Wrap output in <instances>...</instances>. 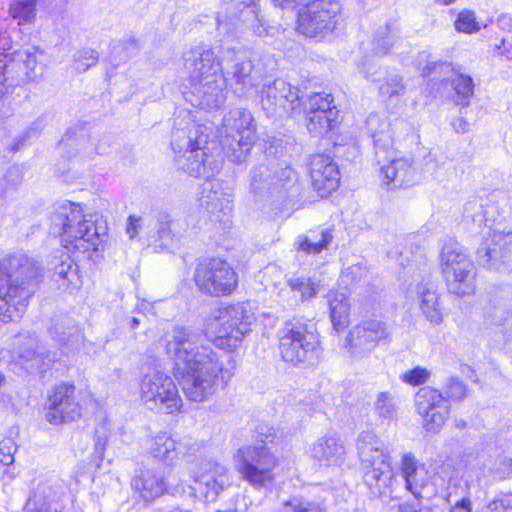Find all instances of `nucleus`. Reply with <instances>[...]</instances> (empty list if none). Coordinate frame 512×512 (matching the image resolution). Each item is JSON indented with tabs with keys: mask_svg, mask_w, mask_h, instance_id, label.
Masks as SVG:
<instances>
[{
	"mask_svg": "<svg viewBox=\"0 0 512 512\" xmlns=\"http://www.w3.org/2000/svg\"><path fill=\"white\" fill-rule=\"evenodd\" d=\"M171 148L179 169L194 178H203L200 206L212 223L229 228L234 190L228 182L215 178L223 168L224 158L215 141L209 140L207 128L192 125L172 130Z\"/></svg>",
	"mask_w": 512,
	"mask_h": 512,
	"instance_id": "f257e3e1",
	"label": "nucleus"
},
{
	"mask_svg": "<svg viewBox=\"0 0 512 512\" xmlns=\"http://www.w3.org/2000/svg\"><path fill=\"white\" fill-rule=\"evenodd\" d=\"M165 350L173 361V374L185 396L201 403L234 375V365L224 366L218 351L191 328L175 326L166 336Z\"/></svg>",
	"mask_w": 512,
	"mask_h": 512,
	"instance_id": "f03ea898",
	"label": "nucleus"
},
{
	"mask_svg": "<svg viewBox=\"0 0 512 512\" xmlns=\"http://www.w3.org/2000/svg\"><path fill=\"white\" fill-rule=\"evenodd\" d=\"M41 277L40 263L24 251L0 259V319L3 323L22 318Z\"/></svg>",
	"mask_w": 512,
	"mask_h": 512,
	"instance_id": "7ed1b4c3",
	"label": "nucleus"
},
{
	"mask_svg": "<svg viewBox=\"0 0 512 512\" xmlns=\"http://www.w3.org/2000/svg\"><path fill=\"white\" fill-rule=\"evenodd\" d=\"M184 68L188 76L183 91L192 106L213 110L226 100V81L220 73V60L213 48L196 47L185 54Z\"/></svg>",
	"mask_w": 512,
	"mask_h": 512,
	"instance_id": "20e7f679",
	"label": "nucleus"
},
{
	"mask_svg": "<svg viewBox=\"0 0 512 512\" xmlns=\"http://www.w3.org/2000/svg\"><path fill=\"white\" fill-rule=\"evenodd\" d=\"M50 220L49 233L60 237L69 252L98 251L106 236V226L98 223L96 215H85L80 203L68 200L56 203Z\"/></svg>",
	"mask_w": 512,
	"mask_h": 512,
	"instance_id": "39448f33",
	"label": "nucleus"
},
{
	"mask_svg": "<svg viewBox=\"0 0 512 512\" xmlns=\"http://www.w3.org/2000/svg\"><path fill=\"white\" fill-rule=\"evenodd\" d=\"M195 125L193 122H187L185 126L181 122H175L173 130L176 128L187 129ZM196 126H202L196 124ZM207 128L210 141H215L221 149L222 156L229 162L240 165L243 164L249 156L251 149L256 141V124L252 113L246 108L231 109L222 119L219 142L210 137L211 127Z\"/></svg>",
	"mask_w": 512,
	"mask_h": 512,
	"instance_id": "423d86ee",
	"label": "nucleus"
},
{
	"mask_svg": "<svg viewBox=\"0 0 512 512\" xmlns=\"http://www.w3.org/2000/svg\"><path fill=\"white\" fill-rule=\"evenodd\" d=\"M258 0H222L223 7L216 16L217 36L222 42H231L251 33L258 37L271 34L274 29L259 16Z\"/></svg>",
	"mask_w": 512,
	"mask_h": 512,
	"instance_id": "0eeeda50",
	"label": "nucleus"
},
{
	"mask_svg": "<svg viewBox=\"0 0 512 512\" xmlns=\"http://www.w3.org/2000/svg\"><path fill=\"white\" fill-rule=\"evenodd\" d=\"M220 73L237 97H248L263 80L264 73L255 64L253 53L243 45L220 46Z\"/></svg>",
	"mask_w": 512,
	"mask_h": 512,
	"instance_id": "6e6552de",
	"label": "nucleus"
},
{
	"mask_svg": "<svg viewBox=\"0 0 512 512\" xmlns=\"http://www.w3.org/2000/svg\"><path fill=\"white\" fill-rule=\"evenodd\" d=\"M249 190L256 198L279 195L294 198L300 194L301 186L297 172L285 161H269L251 169Z\"/></svg>",
	"mask_w": 512,
	"mask_h": 512,
	"instance_id": "1a4fd4ad",
	"label": "nucleus"
},
{
	"mask_svg": "<svg viewBox=\"0 0 512 512\" xmlns=\"http://www.w3.org/2000/svg\"><path fill=\"white\" fill-rule=\"evenodd\" d=\"M279 351L284 362L300 369L315 366L321 348L307 326L299 321H287L278 332Z\"/></svg>",
	"mask_w": 512,
	"mask_h": 512,
	"instance_id": "9d476101",
	"label": "nucleus"
},
{
	"mask_svg": "<svg viewBox=\"0 0 512 512\" xmlns=\"http://www.w3.org/2000/svg\"><path fill=\"white\" fill-rule=\"evenodd\" d=\"M140 231L157 252L172 250L181 237V233L175 228V221L165 209L154 210L152 214L143 217L130 215L126 224L129 239H136Z\"/></svg>",
	"mask_w": 512,
	"mask_h": 512,
	"instance_id": "9b49d317",
	"label": "nucleus"
},
{
	"mask_svg": "<svg viewBox=\"0 0 512 512\" xmlns=\"http://www.w3.org/2000/svg\"><path fill=\"white\" fill-rule=\"evenodd\" d=\"M440 264L450 293L462 297L474 292L475 265L458 242L443 245Z\"/></svg>",
	"mask_w": 512,
	"mask_h": 512,
	"instance_id": "f8f14e48",
	"label": "nucleus"
},
{
	"mask_svg": "<svg viewBox=\"0 0 512 512\" xmlns=\"http://www.w3.org/2000/svg\"><path fill=\"white\" fill-rule=\"evenodd\" d=\"M236 470L253 488L261 489L274 480L278 461L266 445H245L234 454Z\"/></svg>",
	"mask_w": 512,
	"mask_h": 512,
	"instance_id": "ddd939ff",
	"label": "nucleus"
},
{
	"mask_svg": "<svg viewBox=\"0 0 512 512\" xmlns=\"http://www.w3.org/2000/svg\"><path fill=\"white\" fill-rule=\"evenodd\" d=\"M193 280L198 290L207 296L231 295L238 286V275L225 259L204 258L197 262Z\"/></svg>",
	"mask_w": 512,
	"mask_h": 512,
	"instance_id": "4468645a",
	"label": "nucleus"
},
{
	"mask_svg": "<svg viewBox=\"0 0 512 512\" xmlns=\"http://www.w3.org/2000/svg\"><path fill=\"white\" fill-rule=\"evenodd\" d=\"M341 6L334 0H312L298 11L297 29L309 38L321 40L339 23Z\"/></svg>",
	"mask_w": 512,
	"mask_h": 512,
	"instance_id": "2eb2a0df",
	"label": "nucleus"
},
{
	"mask_svg": "<svg viewBox=\"0 0 512 512\" xmlns=\"http://www.w3.org/2000/svg\"><path fill=\"white\" fill-rule=\"evenodd\" d=\"M140 388L141 399L149 410L172 414L182 406L174 380L164 372L155 370L144 375Z\"/></svg>",
	"mask_w": 512,
	"mask_h": 512,
	"instance_id": "dca6fc26",
	"label": "nucleus"
},
{
	"mask_svg": "<svg viewBox=\"0 0 512 512\" xmlns=\"http://www.w3.org/2000/svg\"><path fill=\"white\" fill-rule=\"evenodd\" d=\"M260 104L268 118L281 119L300 112L303 101L297 86L283 78H276L262 85Z\"/></svg>",
	"mask_w": 512,
	"mask_h": 512,
	"instance_id": "f3484780",
	"label": "nucleus"
},
{
	"mask_svg": "<svg viewBox=\"0 0 512 512\" xmlns=\"http://www.w3.org/2000/svg\"><path fill=\"white\" fill-rule=\"evenodd\" d=\"M307 129L314 137H324L339 124V110L330 93H313L304 103Z\"/></svg>",
	"mask_w": 512,
	"mask_h": 512,
	"instance_id": "a211bd4d",
	"label": "nucleus"
},
{
	"mask_svg": "<svg viewBox=\"0 0 512 512\" xmlns=\"http://www.w3.org/2000/svg\"><path fill=\"white\" fill-rule=\"evenodd\" d=\"M45 419L51 425L72 422L81 416V406L76 397V388L70 383L55 385L45 402Z\"/></svg>",
	"mask_w": 512,
	"mask_h": 512,
	"instance_id": "6ab92c4d",
	"label": "nucleus"
},
{
	"mask_svg": "<svg viewBox=\"0 0 512 512\" xmlns=\"http://www.w3.org/2000/svg\"><path fill=\"white\" fill-rule=\"evenodd\" d=\"M254 314L244 304H235L219 310L218 338L229 348H235L251 332Z\"/></svg>",
	"mask_w": 512,
	"mask_h": 512,
	"instance_id": "aec40b11",
	"label": "nucleus"
},
{
	"mask_svg": "<svg viewBox=\"0 0 512 512\" xmlns=\"http://www.w3.org/2000/svg\"><path fill=\"white\" fill-rule=\"evenodd\" d=\"M415 406L427 432H438L445 424L450 412L449 400L440 390L430 386L418 390L415 395Z\"/></svg>",
	"mask_w": 512,
	"mask_h": 512,
	"instance_id": "412c9836",
	"label": "nucleus"
},
{
	"mask_svg": "<svg viewBox=\"0 0 512 512\" xmlns=\"http://www.w3.org/2000/svg\"><path fill=\"white\" fill-rule=\"evenodd\" d=\"M477 261L484 268L505 271L512 269V232L494 231L484 238L476 250Z\"/></svg>",
	"mask_w": 512,
	"mask_h": 512,
	"instance_id": "4be33fe9",
	"label": "nucleus"
},
{
	"mask_svg": "<svg viewBox=\"0 0 512 512\" xmlns=\"http://www.w3.org/2000/svg\"><path fill=\"white\" fill-rule=\"evenodd\" d=\"M72 497L65 491L63 485L41 482L34 489L24 507V512H71Z\"/></svg>",
	"mask_w": 512,
	"mask_h": 512,
	"instance_id": "5701e85b",
	"label": "nucleus"
},
{
	"mask_svg": "<svg viewBox=\"0 0 512 512\" xmlns=\"http://www.w3.org/2000/svg\"><path fill=\"white\" fill-rule=\"evenodd\" d=\"M387 336L384 322L369 319L353 327L349 331L346 341L350 353L354 356H360L371 352L379 343L385 341Z\"/></svg>",
	"mask_w": 512,
	"mask_h": 512,
	"instance_id": "b1692460",
	"label": "nucleus"
},
{
	"mask_svg": "<svg viewBox=\"0 0 512 512\" xmlns=\"http://www.w3.org/2000/svg\"><path fill=\"white\" fill-rule=\"evenodd\" d=\"M309 174L312 186L320 197L330 195L339 187V167L329 155H312L309 161Z\"/></svg>",
	"mask_w": 512,
	"mask_h": 512,
	"instance_id": "393cba45",
	"label": "nucleus"
},
{
	"mask_svg": "<svg viewBox=\"0 0 512 512\" xmlns=\"http://www.w3.org/2000/svg\"><path fill=\"white\" fill-rule=\"evenodd\" d=\"M48 332L62 354L68 355L84 345V334L81 327L66 314L54 316L51 319Z\"/></svg>",
	"mask_w": 512,
	"mask_h": 512,
	"instance_id": "a878e982",
	"label": "nucleus"
},
{
	"mask_svg": "<svg viewBox=\"0 0 512 512\" xmlns=\"http://www.w3.org/2000/svg\"><path fill=\"white\" fill-rule=\"evenodd\" d=\"M393 124L378 113H371L365 121V130L371 137L378 164L388 160L392 154Z\"/></svg>",
	"mask_w": 512,
	"mask_h": 512,
	"instance_id": "bb28decb",
	"label": "nucleus"
},
{
	"mask_svg": "<svg viewBox=\"0 0 512 512\" xmlns=\"http://www.w3.org/2000/svg\"><path fill=\"white\" fill-rule=\"evenodd\" d=\"M399 474L404 481L405 489L415 499L422 498V490L428 482V470L426 465L412 453L404 452L399 463Z\"/></svg>",
	"mask_w": 512,
	"mask_h": 512,
	"instance_id": "cd10ccee",
	"label": "nucleus"
},
{
	"mask_svg": "<svg viewBox=\"0 0 512 512\" xmlns=\"http://www.w3.org/2000/svg\"><path fill=\"white\" fill-rule=\"evenodd\" d=\"M195 482L205 488L206 498L214 500L229 485L227 468L218 462L204 460L194 471Z\"/></svg>",
	"mask_w": 512,
	"mask_h": 512,
	"instance_id": "c85d7f7f",
	"label": "nucleus"
},
{
	"mask_svg": "<svg viewBox=\"0 0 512 512\" xmlns=\"http://www.w3.org/2000/svg\"><path fill=\"white\" fill-rule=\"evenodd\" d=\"M149 451L154 458L171 466L190 451V440L176 439L168 432H160L150 441Z\"/></svg>",
	"mask_w": 512,
	"mask_h": 512,
	"instance_id": "c756f323",
	"label": "nucleus"
},
{
	"mask_svg": "<svg viewBox=\"0 0 512 512\" xmlns=\"http://www.w3.org/2000/svg\"><path fill=\"white\" fill-rule=\"evenodd\" d=\"M311 457L320 466H341L346 459V448L335 434H328L317 439L310 448Z\"/></svg>",
	"mask_w": 512,
	"mask_h": 512,
	"instance_id": "7c9ffc66",
	"label": "nucleus"
},
{
	"mask_svg": "<svg viewBox=\"0 0 512 512\" xmlns=\"http://www.w3.org/2000/svg\"><path fill=\"white\" fill-rule=\"evenodd\" d=\"M356 449L361 467H372L377 463L391 460L390 453L385 449L384 442L370 430L362 431L356 439Z\"/></svg>",
	"mask_w": 512,
	"mask_h": 512,
	"instance_id": "2f4dec72",
	"label": "nucleus"
},
{
	"mask_svg": "<svg viewBox=\"0 0 512 512\" xmlns=\"http://www.w3.org/2000/svg\"><path fill=\"white\" fill-rule=\"evenodd\" d=\"M133 490L145 502H152L162 496L167 487L163 472L154 468L141 469L131 481Z\"/></svg>",
	"mask_w": 512,
	"mask_h": 512,
	"instance_id": "473e14b6",
	"label": "nucleus"
},
{
	"mask_svg": "<svg viewBox=\"0 0 512 512\" xmlns=\"http://www.w3.org/2000/svg\"><path fill=\"white\" fill-rule=\"evenodd\" d=\"M363 481L370 494L374 497H389L392 493V481L394 473L391 467V460L385 463H377L372 467H362Z\"/></svg>",
	"mask_w": 512,
	"mask_h": 512,
	"instance_id": "72a5a7b5",
	"label": "nucleus"
},
{
	"mask_svg": "<svg viewBox=\"0 0 512 512\" xmlns=\"http://www.w3.org/2000/svg\"><path fill=\"white\" fill-rule=\"evenodd\" d=\"M58 150L67 159L74 157L83 161L92 159L96 154H99L91 138L84 135L77 136L74 128L67 129L58 144Z\"/></svg>",
	"mask_w": 512,
	"mask_h": 512,
	"instance_id": "f704fd0d",
	"label": "nucleus"
},
{
	"mask_svg": "<svg viewBox=\"0 0 512 512\" xmlns=\"http://www.w3.org/2000/svg\"><path fill=\"white\" fill-rule=\"evenodd\" d=\"M512 316V288L503 286L495 288L490 293L488 306L484 317L492 324L502 325Z\"/></svg>",
	"mask_w": 512,
	"mask_h": 512,
	"instance_id": "c9c22d12",
	"label": "nucleus"
},
{
	"mask_svg": "<svg viewBox=\"0 0 512 512\" xmlns=\"http://www.w3.org/2000/svg\"><path fill=\"white\" fill-rule=\"evenodd\" d=\"M332 240L333 233L329 228L310 230L304 235H299L294 243L298 260L306 256L319 255L329 247Z\"/></svg>",
	"mask_w": 512,
	"mask_h": 512,
	"instance_id": "e433bc0d",
	"label": "nucleus"
},
{
	"mask_svg": "<svg viewBox=\"0 0 512 512\" xmlns=\"http://www.w3.org/2000/svg\"><path fill=\"white\" fill-rule=\"evenodd\" d=\"M52 280L63 290L78 289L81 285V279L78 271V265L65 253L60 256L59 262L51 268Z\"/></svg>",
	"mask_w": 512,
	"mask_h": 512,
	"instance_id": "4c0bfd02",
	"label": "nucleus"
},
{
	"mask_svg": "<svg viewBox=\"0 0 512 512\" xmlns=\"http://www.w3.org/2000/svg\"><path fill=\"white\" fill-rule=\"evenodd\" d=\"M381 172L386 184H392L394 188H405L415 183L414 169L406 159H390L388 165L381 167Z\"/></svg>",
	"mask_w": 512,
	"mask_h": 512,
	"instance_id": "58836bf2",
	"label": "nucleus"
},
{
	"mask_svg": "<svg viewBox=\"0 0 512 512\" xmlns=\"http://www.w3.org/2000/svg\"><path fill=\"white\" fill-rule=\"evenodd\" d=\"M445 86L450 87L451 92L449 93V98L456 106L461 108L469 106L475 88L472 76L455 71L454 74L447 79Z\"/></svg>",
	"mask_w": 512,
	"mask_h": 512,
	"instance_id": "ea45409f",
	"label": "nucleus"
},
{
	"mask_svg": "<svg viewBox=\"0 0 512 512\" xmlns=\"http://www.w3.org/2000/svg\"><path fill=\"white\" fill-rule=\"evenodd\" d=\"M417 70L423 77L431 80H440L443 85L446 84L447 77L450 73L453 75L455 68L452 63L447 61H438L431 59V55L427 51H422L417 57Z\"/></svg>",
	"mask_w": 512,
	"mask_h": 512,
	"instance_id": "a19ab883",
	"label": "nucleus"
},
{
	"mask_svg": "<svg viewBox=\"0 0 512 512\" xmlns=\"http://www.w3.org/2000/svg\"><path fill=\"white\" fill-rule=\"evenodd\" d=\"M287 286L293 294V304L309 302L318 294V284L305 274H294L287 279Z\"/></svg>",
	"mask_w": 512,
	"mask_h": 512,
	"instance_id": "79ce46f5",
	"label": "nucleus"
},
{
	"mask_svg": "<svg viewBox=\"0 0 512 512\" xmlns=\"http://www.w3.org/2000/svg\"><path fill=\"white\" fill-rule=\"evenodd\" d=\"M330 319L336 331H342L349 325L350 303L346 294L330 292L327 295Z\"/></svg>",
	"mask_w": 512,
	"mask_h": 512,
	"instance_id": "37998d69",
	"label": "nucleus"
},
{
	"mask_svg": "<svg viewBox=\"0 0 512 512\" xmlns=\"http://www.w3.org/2000/svg\"><path fill=\"white\" fill-rule=\"evenodd\" d=\"M397 34L398 27L395 21L385 22L384 25L379 26L374 31L371 42L373 55L377 57L386 55L393 47Z\"/></svg>",
	"mask_w": 512,
	"mask_h": 512,
	"instance_id": "c03bdc74",
	"label": "nucleus"
},
{
	"mask_svg": "<svg viewBox=\"0 0 512 512\" xmlns=\"http://www.w3.org/2000/svg\"><path fill=\"white\" fill-rule=\"evenodd\" d=\"M418 294L420 299V309L426 319L434 324L438 325L442 322L443 317L439 307L437 293L427 284H421L418 286Z\"/></svg>",
	"mask_w": 512,
	"mask_h": 512,
	"instance_id": "a18cd8bd",
	"label": "nucleus"
},
{
	"mask_svg": "<svg viewBox=\"0 0 512 512\" xmlns=\"http://www.w3.org/2000/svg\"><path fill=\"white\" fill-rule=\"evenodd\" d=\"M463 213L465 218H469L479 226L481 224L489 226V223L496 220L495 208L484 203L483 200L478 197H473L465 203Z\"/></svg>",
	"mask_w": 512,
	"mask_h": 512,
	"instance_id": "49530a36",
	"label": "nucleus"
},
{
	"mask_svg": "<svg viewBox=\"0 0 512 512\" xmlns=\"http://www.w3.org/2000/svg\"><path fill=\"white\" fill-rule=\"evenodd\" d=\"M19 357L29 373L37 372L42 375L46 373L53 362L49 353L38 352L35 348L21 349Z\"/></svg>",
	"mask_w": 512,
	"mask_h": 512,
	"instance_id": "de8ad7c7",
	"label": "nucleus"
},
{
	"mask_svg": "<svg viewBox=\"0 0 512 512\" xmlns=\"http://www.w3.org/2000/svg\"><path fill=\"white\" fill-rule=\"evenodd\" d=\"M37 0H12L9 16L20 26L32 24L36 19Z\"/></svg>",
	"mask_w": 512,
	"mask_h": 512,
	"instance_id": "09e8293b",
	"label": "nucleus"
},
{
	"mask_svg": "<svg viewBox=\"0 0 512 512\" xmlns=\"http://www.w3.org/2000/svg\"><path fill=\"white\" fill-rule=\"evenodd\" d=\"M139 49L138 40L132 37L126 40L113 41L110 48L109 63L117 67L126 62L131 56H135Z\"/></svg>",
	"mask_w": 512,
	"mask_h": 512,
	"instance_id": "8fccbe9b",
	"label": "nucleus"
},
{
	"mask_svg": "<svg viewBox=\"0 0 512 512\" xmlns=\"http://www.w3.org/2000/svg\"><path fill=\"white\" fill-rule=\"evenodd\" d=\"M378 91L382 98L402 96L405 93L402 77L395 72H387L378 87Z\"/></svg>",
	"mask_w": 512,
	"mask_h": 512,
	"instance_id": "3c124183",
	"label": "nucleus"
},
{
	"mask_svg": "<svg viewBox=\"0 0 512 512\" xmlns=\"http://www.w3.org/2000/svg\"><path fill=\"white\" fill-rule=\"evenodd\" d=\"M370 275L367 267L362 263H357L346 268L341 274L342 283L347 287H356L368 284Z\"/></svg>",
	"mask_w": 512,
	"mask_h": 512,
	"instance_id": "603ef678",
	"label": "nucleus"
},
{
	"mask_svg": "<svg viewBox=\"0 0 512 512\" xmlns=\"http://www.w3.org/2000/svg\"><path fill=\"white\" fill-rule=\"evenodd\" d=\"M375 413L382 422H391L397 419V409L393 397L388 392L378 394L374 404Z\"/></svg>",
	"mask_w": 512,
	"mask_h": 512,
	"instance_id": "864d4df0",
	"label": "nucleus"
},
{
	"mask_svg": "<svg viewBox=\"0 0 512 512\" xmlns=\"http://www.w3.org/2000/svg\"><path fill=\"white\" fill-rule=\"evenodd\" d=\"M282 512H326V509L317 502L302 497H291L283 503Z\"/></svg>",
	"mask_w": 512,
	"mask_h": 512,
	"instance_id": "5fc2aeb1",
	"label": "nucleus"
},
{
	"mask_svg": "<svg viewBox=\"0 0 512 512\" xmlns=\"http://www.w3.org/2000/svg\"><path fill=\"white\" fill-rule=\"evenodd\" d=\"M99 56L97 51L91 48L78 50L73 56V68L77 72H86L89 68L96 65Z\"/></svg>",
	"mask_w": 512,
	"mask_h": 512,
	"instance_id": "6e6d98bb",
	"label": "nucleus"
},
{
	"mask_svg": "<svg viewBox=\"0 0 512 512\" xmlns=\"http://www.w3.org/2000/svg\"><path fill=\"white\" fill-rule=\"evenodd\" d=\"M445 499L448 503L456 500L470 499L469 485L461 478H450Z\"/></svg>",
	"mask_w": 512,
	"mask_h": 512,
	"instance_id": "4d7b16f0",
	"label": "nucleus"
},
{
	"mask_svg": "<svg viewBox=\"0 0 512 512\" xmlns=\"http://www.w3.org/2000/svg\"><path fill=\"white\" fill-rule=\"evenodd\" d=\"M21 57V51L14 48L11 37L8 32H0V61L5 63V71L8 69L10 63L14 62V56Z\"/></svg>",
	"mask_w": 512,
	"mask_h": 512,
	"instance_id": "13d9d810",
	"label": "nucleus"
},
{
	"mask_svg": "<svg viewBox=\"0 0 512 512\" xmlns=\"http://www.w3.org/2000/svg\"><path fill=\"white\" fill-rule=\"evenodd\" d=\"M455 28L459 32L472 34L479 31L480 26L476 21L475 13L470 10H464L457 16Z\"/></svg>",
	"mask_w": 512,
	"mask_h": 512,
	"instance_id": "bf43d9fd",
	"label": "nucleus"
},
{
	"mask_svg": "<svg viewBox=\"0 0 512 512\" xmlns=\"http://www.w3.org/2000/svg\"><path fill=\"white\" fill-rule=\"evenodd\" d=\"M431 371L422 366H415L410 370L402 373L400 379L403 383L411 386H419L424 384L430 377Z\"/></svg>",
	"mask_w": 512,
	"mask_h": 512,
	"instance_id": "052dcab7",
	"label": "nucleus"
},
{
	"mask_svg": "<svg viewBox=\"0 0 512 512\" xmlns=\"http://www.w3.org/2000/svg\"><path fill=\"white\" fill-rule=\"evenodd\" d=\"M445 393L448 400L461 401L468 393V387L458 377H450L445 384Z\"/></svg>",
	"mask_w": 512,
	"mask_h": 512,
	"instance_id": "680f3d73",
	"label": "nucleus"
},
{
	"mask_svg": "<svg viewBox=\"0 0 512 512\" xmlns=\"http://www.w3.org/2000/svg\"><path fill=\"white\" fill-rule=\"evenodd\" d=\"M42 129L43 125L41 120H36L35 122H33L30 127L24 130L16 138L15 142L11 146V150L13 152L21 150L27 144V142H29L33 138H36L40 134Z\"/></svg>",
	"mask_w": 512,
	"mask_h": 512,
	"instance_id": "e2e57ef3",
	"label": "nucleus"
},
{
	"mask_svg": "<svg viewBox=\"0 0 512 512\" xmlns=\"http://www.w3.org/2000/svg\"><path fill=\"white\" fill-rule=\"evenodd\" d=\"M486 512H512V493H500L487 505Z\"/></svg>",
	"mask_w": 512,
	"mask_h": 512,
	"instance_id": "0e129e2a",
	"label": "nucleus"
},
{
	"mask_svg": "<svg viewBox=\"0 0 512 512\" xmlns=\"http://www.w3.org/2000/svg\"><path fill=\"white\" fill-rule=\"evenodd\" d=\"M254 437L257 442L255 445L269 446V444L274 443L276 438V431L268 424L262 423L256 427Z\"/></svg>",
	"mask_w": 512,
	"mask_h": 512,
	"instance_id": "69168bd1",
	"label": "nucleus"
},
{
	"mask_svg": "<svg viewBox=\"0 0 512 512\" xmlns=\"http://www.w3.org/2000/svg\"><path fill=\"white\" fill-rule=\"evenodd\" d=\"M17 447L12 438H2L0 440V463L10 465L14 462V453Z\"/></svg>",
	"mask_w": 512,
	"mask_h": 512,
	"instance_id": "338daca9",
	"label": "nucleus"
},
{
	"mask_svg": "<svg viewBox=\"0 0 512 512\" xmlns=\"http://www.w3.org/2000/svg\"><path fill=\"white\" fill-rule=\"evenodd\" d=\"M24 177L23 169L19 165L9 167L5 173V181L12 187L18 186Z\"/></svg>",
	"mask_w": 512,
	"mask_h": 512,
	"instance_id": "774afa93",
	"label": "nucleus"
}]
</instances>
